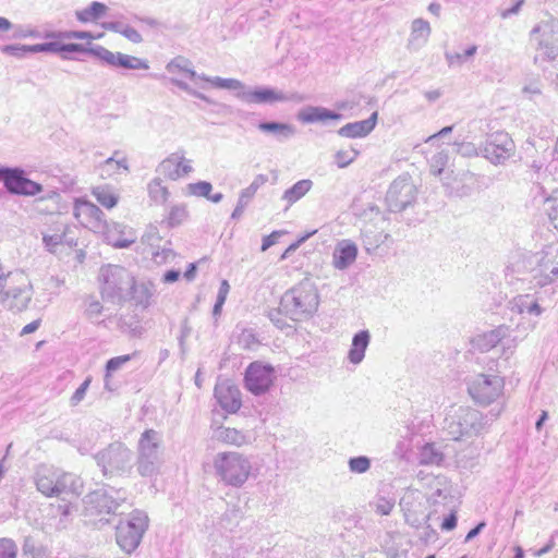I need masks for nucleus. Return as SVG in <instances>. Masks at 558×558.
Here are the masks:
<instances>
[{"label":"nucleus","mask_w":558,"mask_h":558,"mask_svg":"<svg viewBox=\"0 0 558 558\" xmlns=\"http://www.w3.org/2000/svg\"><path fill=\"white\" fill-rule=\"evenodd\" d=\"M284 316L293 322H303L314 316L319 306L316 284L308 278L287 290L280 300Z\"/></svg>","instance_id":"1"},{"label":"nucleus","mask_w":558,"mask_h":558,"mask_svg":"<svg viewBox=\"0 0 558 558\" xmlns=\"http://www.w3.org/2000/svg\"><path fill=\"white\" fill-rule=\"evenodd\" d=\"M213 466L218 482L234 488H240L247 482L253 469L248 457L238 451L217 453Z\"/></svg>","instance_id":"2"},{"label":"nucleus","mask_w":558,"mask_h":558,"mask_svg":"<svg viewBox=\"0 0 558 558\" xmlns=\"http://www.w3.org/2000/svg\"><path fill=\"white\" fill-rule=\"evenodd\" d=\"M37 490L46 497H60L62 495H80L82 482L73 473L64 472L48 465H39L35 474Z\"/></svg>","instance_id":"3"},{"label":"nucleus","mask_w":558,"mask_h":558,"mask_svg":"<svg viewBox=\"0 0 558 558\" xmlns=\"http://www.w3.org/2000/svg\"><path fill=\"white\" fill-rule=\"evenodd\" d=\"M161 436L155 429L142 433L137 444L136 469L141 476L153 477L159 474L162 466Z\"/></svg>","instance_id":"4"},{"label":"nucleus","mask_w":558,"mask_h":558,"mask_svg":"<svg viewBox=\"0 0 558 558\" xmlns=\"http://www.w3.org/2000/svg\"><path fill=\"white\" fill-rule=\"evenodd\" d=\"M149 519L146 512L133 510L128 518L121 519L116 527V542L128 555H131L140 546L145 532L148 529Z\"/></svg>","instance_id":"5"},{"label":"nucleus","mask_w":558,"mask_h":558,"mask_svg":"<svg viewBox=\"0 0 558 558\" xmlns=\"http://www.w3.org/2000/svg\"><path fill=\"white\" fill-rule=\"evenodd\" d=\"M85 510L89 515L117 514L128 504L126 492L113 487L96 489L85 496Z\"/></svg>","instance_id":"6"},{"label":"nucleus","mask_w":558,"mask_h":558,"mask_svg":"<svg viewBox=\"0 0 558 558\" xmlns=\"http://www.w3.org/2000/svg\"><path fill=\"white\" fill-rule=\"evenodd\" d=\"M531 41L536 48L535 61H550L558 58V21H541L531 31Z\"/></svg>","instance_id":"7"},{"label":"nucleus","mask_w":558,"mask_h":558,"mask_svg":"<svg viewBox=\"0 0 558 558\" xmlns=\"http://www.w3.org/2000/svg\"><path fill=\"white\" fill-rule=\"evenodd\" d=\"M101 295L112 302L120 301L134 286L131 274L122 266L107 265L100 269Z\"/></svg>","instance_id":"8"},{"label":"nucleus","mask_w":558,"mask_h":558,"mask_svg":"<svg viewBox=\"0 0 558 558\" xmlns=\"http://www.w3.org/2000/svg\"><path fill=\"white\" fill-rule=\"evenodd\" d=\"M95 459L105 475L122 474L131 470L133 452L124 444L113 442L98 452Z\"/></svg>","instance_id":"9"},{"label":"nucleus","mask_w":558,"mask_h":558,"mask_svg":"<svg viewBox=\"0 0 558 558\" xmlns=\"http://www.w3.org/2000/svg\"><path fill=\"white\" fill-rule=\"evenodd\" d=\"M486 416L478 410L472 408H460L448 425V432L453 439L471 437L481 434L487 426Z\"/></svg>","instance_id":"10"},{"label":"nucleus","mask_w":558,"mask_h":558,"mask_svg":"<svg viewBox=\"0 0 558 558\" xmlns=\"http://www.w3.org/2000/svg\"><path fill=\"white\" fill-rule=\"evenodd\" d=\"M504 387L505 381L500 376L477 374L469 383L468 391L476 403L488 405L502 395Z\"/></svg>","instance_id":"11"},{"label":"nucleus","mask_w":558,"mask_h":558,"mask_svg":"<svg viewBox=\"0 0 558 558\" xmlns=\"http://www.w3.org/2000/svg\"><path fill=\"white\" fill-rule=\"evenodd\" d=\"M0 181L10 194L35 196L44 187L26 177L25 171L19 167H0Z\"/></svg>","instance_id":"12"},{"label":"nucleus","mask_w":558,"mask_h":558,"mask_svg":"<svg viewBox=\"0 0 558 558\" xmlns=\"http://www.w3.org/2000/svg\"><path fill=\"white\" fill-rule=\"evenodd\" d=\"M416 199V186L408 174L399 175L390 184L386 202L392 213L403 211Z\"/></svg>","instance_id":"13"},{"label":"nucleus","mask_w":558,"mask_h":558,"mask_svg":"<svg viewBox=\"0 0 558 558\" xmlns=\"http://www.w3.org/2000/svg\"><path fill=\"white\" fill-rule=\"evenodd\" d=\"M515 153V144L511 136L504 131L493 132L487 135L483 147V156L493 165H501Z\"/></svg>","instance_id":"14"},{"label":"nucleus","mask_w":558,"mask_h":558,"mask_svg":"<svg viewBox=\"0 0 558 558\" xmlns=\"http://www.w3.org/2000/svg\"><path fill=\"white\" fill-rule=\"evenodd\" d=\"M89 54L96 57L105 64L112 68H122L126 70H148L149 64L147 60L134 56L125 54L122 52H112L109 49L96 45L89 47Z\"/></svg>","instance_id":"15"},{"label":"nucleus","mask_w":558,"mask_h":558,"mask_svg":"<svg viewBox=\"0 0 558 558\" xmlns=\"http://www.w3.org/2000/svg\"><path fill=\"white\" fill-rule=\"evenodd\" d=\"M274 379V367L260 362L251 363L244 375L245 388L255 396H260L267 392L272 386Z\"/></svg>","instance_id":"16"},{"label":"nucleus","mask_w":558,"mask_h":558,"mask_svg":"<svg viewBox=\"0 0 558 558\" xmlns=\"http://www.w3.org/2000/svg\"><path fill=\"white\" fill-rule=\"evenodd\" d=\"M534 271V279L541 287L550 284L558 278V242L543 248Z\"/></svg>","instance_id":"17"},{"label":"nucleus","mask_w":558,"mask_h":558,"mask_svg":"<svg viewBox=\"0 0 558 558\" xmlns=\"http://www.w3.org/2000/svg\"><path fill=\"white\" fill-rule=\"evenodd\" d=\"M235 96L243 102L256 105H272L301 99L296 93L286 94L271 87L246 88V90L236 93Z\"/></svg>","instance_id":"18"},{"label":"nucleus","mask_w":558,"mask_h":558,"mask_svg":"<svg viewBox=\"0 0 558 558\" xmlns=\"http://www.w3.org/2000/svg\"><path fill=\"white\" fill-rule=\"evenodd\" d=\"M12 278H16V281L21 284L3 292L1 303L11 311L21 312L28 306L32 300V289L23 274L12 275Z\"/></svg>","instance_id":"19"},{"label":"nucleus","mask_w":558,"mask_h":558,"mask_svg":"<svg viewBox=\"0 0 558 558\" xmlns=\"http://www.w3.org/2000/svg\"><path fill=\"white\" fill-rule=\"evenodd\" d=\"M193 171L190 160L182 153H173L163 159L157 167V172L165 178L175 181Z\"/></svg>","instance_id":"20"},{"label":"nucleus","mask_w":558,"mask_h":558,"mask_svg":"<svg viewBox=\"0 0 558 558\" xmlns=\"http://www.w3.org/2000/svg\"><path fill=\"white\" fill-rule=\"evenodd\" d=\"M215 398L219 405L229 413H235L242 405L240 390L229 381L216 385Z\"/></svg>","instance_id":"21"},{"label":"nucleus","mask_w":558,"mask_h":558,"mask_svg":"<svg viewBox=\"0 0 558 558\" xmlns=\"http://www.w3.org/2000/svg\"><path fill=\"white\" fill-rule=\"evenodd\" d=\"M357 252V246L353 241L340 240L332 253V266L338 270L348 269L356 260Z\"/></svg>","instance_id":"22"},{"label":"nucleus","mask_w":558,"mask_h":558,"mask_svg":"<svg viewBox=\"0 0 558 558\" xmlns=\"http://www.w3.org/2000/svg\"><path fill=\"white\" fill-rule=\"evenodd\" d=\"M105 238L108 244L121 248L129 247L136 240L131 228L117 222L107 226Z\"/></svg>","instance_id":"23"},{"label":"nucleus","mask_w":558,"mask_h":558,"mask_svg":"<svg viewBox=\"0 0 558 558\" xmlns=\"http://www.w3.org/2000/svg\"><path fill=\"white\" fill-rule=\"evenodd\" d=\"M432 28L429 23L423 19H415L411 24V33L407 47L411 51H417L424 47L430 36Z\"/></svg>","instance_id":"24"},{"label":"nucleus","mask_w":558,"mask_h":558,"mask_svg":"<svg viewBox=\"0 0 558 558\" xmlns=\"http://www.w3.org/2000/svg\"><path fill=\"white\" fill-rule=\"evenodd\" d=\"M377 122V112L362 121L348 123L338 130V134L342 137L355 138L368 135L375 128Z\"/></svg>","instance_id":"25"},{"label":"nucleus","mask_w":558,"mask_h":558,"mask_svg":"<svg viewBox=\"0 0 558 558\" xmlns=\"http://www.w3.org/2000/svg\"><path fill=\"white\" fill-rule=\"evenodd\" d=\"M508 331L509 327L501 325L493 330L477 335L473 339V345L482 352H487L506 338Z\"/></svg>","instance_id":"26"},{"label":"nucleus","mask_w":558,"mask_h":558,"mask_svg":"<svg viewBox=\"0 0 558 558\" xmlns=\"http://www.w3.org/2000/svg\"><path fill=\"white\" fill-rule=\"evenodd\" d=\"M298 119L303 123L326 122L327 120H340L342 114L325 107L308 106L298 113Z\"/></svg>","instance_id":"27"},{"label":"nucleus","mask_w":558,"mask_h":558,"mask_svg":"<svg viewBox=\"0 0 558 558\" xmlns=\"http://www.w3.org/2000/svg\"><path fill=\"white\" fill-rule=\"evenodd\" d=\"M371 342V333L368 330H360L352 338L351 348L348 353V360L352 364H360L365 356V351Z\"/></svg>","instance_id":"28"},{"label":"nucleus","mask_w":558,"mask_h":558,"mask_svg":"<svg viewBox=\"0 0 558 558\" xmlns=\"http://www.w3.org/2000/svg\"><path fill=\"white\" fill-rule=\"evenodd\" d=\"M214 437L223 444L236 447H241L250 442V436L246 433L226 426L218 427L214 433Z\"/></svg>","instance_id":"29"},{"label":"nucleus","mask_w":558,"mask_h":558,"mask_svg":"<svg viewBox=\"0 0 558 558\" xmlns=\"http://www.w3.org/2000/svg\"><path fill=\"white\" fill-rule=\"evenodd\" d=\"M510 310L518 314L527 313L539 316L543 312L538 302L529 294H520L510 301Z\"/></svg>","instance_id":"30"},{"label":"nucleus","mask_w":558,"mask_h":558,"mask_svg":"<svg viewBox=\"0 0 558 558\" xmlns=\"http://www.w3.org/2000/svg\"><path fill=\"white\" fill-rule=\"evenodd\" d=\"M469 177H472V174L464 173L461 179L454 178L452 181H449L448 178L442 179L447 195L458 198L470 196L472 187L465 183Z\"/></svg>","instance_id":"31"},{"label":"nucleus","mask_w":558,"mask_h":558,"mask_svg":"<svg viewBox=\"0 0 558 558\" xmlns=\"http://www.w3.org/2000/svg\"><path fill=\"white\" fill-rule=\"evenodd\" d=\"M257 128L264 133L274 134L279 141L288 140L296 133V130L292 124L275 121L260 122Z\"/></svg>","instance_id":"32"},{"label":"nucleus","mask_w":558,"mask_h":558,"mask_svg":"<svg viewBox=\"0 0 558 558\" xmlns=\"http://www.w3.org/2000/svg\"><path fill=\"white\" fill-rule=\"evenodd\" d=\"M101 26L106 31L122 35L133 44H141L143 41L142 35L134 27L120 21L104 22Z\"/></svg>","instance_id":"33"},{"label":"nucleus","mask_w":558,"mask_h":558,"mask_svg":"<svg viewBox=\"0 0 558 558\" xmlns=\"http://www.w3.org/2000/svg\"><path fill=\"white\" fill-rule=\"evenodd\" d=\"M74 216L77 219L84 217L88 221L94 220L96 222H101L104 213L100 210L98 206H96L89 201L76 199L74 206Z\"/></svg>","instance_id":"34"},{"label":"nucleus","mask_w":558,"mask_h":558,"mask_svg":"<svg viewBox=\"0 0 558 558\" xmlns=\"http://www.w3.org/2000/svg\"><path fill=\"white\" fill-rule=\"evenodd\" d=\"M166 70L170 74H182L191 80H195L197 76V73L192 68V62L182 56H178L170 60L166 65Z\"/></svg>","instance_id":"35"},{"label":"nucleus","mask_w":558,"mask_h":558,"mask_svg":"<svg viewBox=\"0 0 558 558\" xmlns=\"http://www.w3.org/2000/svg\"><path fill=\"white\" fill-rule=\"evenodd\" d=\"M108 11V7L105 3L94 1L89 7L76 11L75 16L82 23L95 22L101 19Z\"/></svg>","instance_id":"36"},{"label":"nucleus","mask_w":558,"mask_h":558,"mask_svg":"<svg viewBox=\"0 0 558 558\" xmlns=\"http://www.w3.org/2000/svg\"><path fill=\"white\" fill-rule=\"evenodd\" d=\"M313 186V182L308 179H303L294 183L290 189L286 190L282 199H284L289 206L301 199Z\"/></svg>","instance_id":"37"},{"label":"nucleus","mask_w":558,"mask_h":558,"mask_svg":"<svg viewBox=\"0 0 558 558\" xmlns=\"http://www.w3.org/2000/svg\"><path fill=\"white\" fill-rule=\"evenodd\" d=\"M92 193L96 201L108 209L113 208L118 204V195L114 193L113 189L108 185L96 186L93 189Z\"/></svg>","instance_id":"38"},{"label":"nucleus","mask_w":558,"mask_h":558,"mask_svg":"<svg viewBox=\"0 0 558 558\" xmlns=\"http://www.w3.org/2000/svg\"><path fill=\"white\" fill-rule=\"evenodd\" d=\"M420 463L426 465H439L444 459L442 453L433 444H426L420 451Z\"/></svg>","instance_id":"39"},{"label":"nucleus","mask_w":558,"mask_h":558,"mask_svg":"<svg viewBox=\"0 0 558 558\" xmlns=\"http://www.w3.org/2000/svg\"><path fill=\"white\" fill-rule=\"evenodd\" d=\"M148 194L150 199L156 204H163L167 202L169 197V191L166 186L161 184V180L159 178L153 179L148 183Z\"/></svg>","instance_id":"40"},{"label":"nucleus","mask_w":558,"mask_h":558,"mask_svg":"<svg viewBox=\"0 0 558 558\" xmlns=\"http://www.w3.org/2000/svg\"><path fill=\"white\" fill-rule=\"evenodd\" d=\"M47 38H60V39H98L102 37V34L97 36L93 35L90 32L86 31H69L62 33H49L46 35Z\"/></svg>","instance_id":"41"},{"label":"nucleus","mask_w":558,"mask_h":558,"mask_svg":"<svg viewBox=\"0 0 558 558\" xmlns=\"http://www.w3.org/2000/svg\"><path fill=\"white\" fill-rule=\"evenodd\" d=\"M136 354L137 353L134 352L133 354L120 355V356H116V357L108 360V362L106 364V376H105V381H106L107 387H108V379L111 376V374L113 372L120 369L124 364H126L129 361H131L133 359V356H135Z\"/></svg>","instance_id":"42"},{"label":"nucleus","mask_w":558,"mask_h":558,"mask_svg":"<svg viewBox=\"0 0 558 558\" xmlns=\"http://www.w3.org/2000/svg\"><path fill=\"white\" fill-rule=\"evenodd\" d=\"M210 84H213L215 87L231 89L235 90L236 93L246 90L245 85L236 78H222L215 76L213 80H210Z\"/></svg>","instance_id":"43"},{"label":"nucleus","mask_w":558,"mask_h":558,"mask_svg":"<svg viewBox=\"0 0 558 558\" xmlns=\"http://www.w3.org/2000/svg\"><path fill=\"white\" fill-rule=\"evenodd\" d=\"M448 162H449L448 153L444 151V150L438 151L430 159V173L436 177L440 175L444 172Z\"/></svg>","instance_id":"44"},{"label":"nucleus","mask_w":558,"mask_h":558,"mask_svg":"<svg viewBox=\"0 0 558 558\" xmlns=\"http://www.w3.org/2000/svg\"><path fill=\"white\" fill-rule=\"evenodd\" d=\"M359 156V150L353 147L348 149H340L335 154V162L339 168H345L352 163Z\"/></svg>","instance_id":"45"},{"label":"nucleus","mask_w":558,"mask_h":558,"mask_svg":"<svg viewBox=\"0 0 558 558\" xmlns=\"http://www.w3.org/2000/svg\"><path fill=\"white\" fill-rule=\"evenodd\" d=\"M369 507L379 515H388L395 507V501L385 497H377L369 502Z\"/></svg>","instance_id":"46"},{"label":"nucleus","mask_w":558,"mask_h":558,"mask_svg":"<svg viewBox=\"0 0 558 558\" xmlns=\"http://www.w3.org/2000/svg\"><path fill=\"white\" fill-rule=\"evenodd\" d=\"M65 240V229L53 234H44L43 242L50 253H56L59 245Z\"/></svg>","instance_id":"47"},{"label":"nucleus","mask_w":558,"mask_h":558,"mask_svg":"<svg viewBox=\"0 0 558 558\" xmlns=\"http://www.w3.org/2000/svg\"><path fill=\"white\" fill-rule=\"evenodd\" d=\"M170 82L175 85L178 88L186 92L187 94L201 99V100H204L206 101L207 104H210V105H214L215 101L211 100L209 97H207L206 95H204L203 93H199L195 89H193L187 83H185L184 81L173 76L170 78Z\"/></svg>","instance_id":"48"},{"label":"nucleus","mask_w":558,"mask_h":558,"mask_svg":"<svg viewBox=\"0 0 558 558\" xmlns=\"http://www.w3.org/2000/svg\"><path fill=\"white\" fill-rule=\"evenodd\" d=\"M187 193L194 196L209 197V193L213 190L211 183L207 181H199L196 183H190L186 186Z\"/></svg>","instance_id":"49"},{"label":"nucleus","mask_w":558,"mask_h":558,"mask_svg":"<svg viewBox=\"0 0 558 558\" xmlns=\"http://www.w3.org/2000/svg\"><path fill=\"white\" fill-rule=\"evenodd\" d=\"M17 545L11 538H0V558H16Z\"/></svg>","instance_id":"50"},{"label":"nucleus","mask_w":558,"mask_h":558,"mask_svg":"<svg viewBox=\"0 0 558 558\" xmlns=\"http://www.w3.org/2000/svg\"><path fill=\"white\" fill-rule=\"evenodd\" d=\"M371 468V460L365 456L351 458L349 460V469L353 473L362 474Z\"/></svg>","instance_id":"51"},{"label":"nucleus","mask_w":558,"mask_h":558,"mask_svg":"<svg viewBox=\"0 0 558 558\" xmlns=\"http://www.w3.org/2000/svg\"><path fill=\"white\" fill-rule=\"evenodd\" d=\"M548 217L555 228H558V187L554 190L551 196L547 198Z\"/></svg>","instance_id":"52"},{"label":"nucleus","mask_w":558,"mask_h":558,"mask_svg":"<svg viewBox=\"0 0 558 558\" xmlns=\"http://www.w3.org/2000/svg\"><path fill=\"white\" fill-rule=\"evenodd\" d=\"M187 218V210L184 205L173 206L169 213V223L171 226L180 225Z\"/></svg>","instance_id":"53"},{"label":"nucleus","mask_w":558,"mask_h":558,"mask_svg":"<svg viewBox=\"0 0 558 558\" xmlns=\"http://www.w3.org/2000/svg\"><path fill=\"white\" fill-rule=\"evenodd\" d=\"M29 47V45H7L2 48V51L12 57L23 58L27 53H32Z\"/></svg>","instance_id":"54"},{"label":"nucleus","mask_w":558,"mask_h":558,"mask_svg":"<svg viewBox=\"0 0 558 558\" xmlns=\"http://www.w3.org/2000/svg\"><path fill=\"white\" fill-rule=\"evenodd\" d=\"M457 154L463 157H475L478 156V150L473 143L460 142L454 143Z\"/></svg>","instance_id":"55"},{"label":"nucleus","mask_w":558,"mask_h":558,"mask_svg":"<svg viewBox=\"0 0 558 558\" xmlns=\"http://www.w3.org/2000/svg\"><path fill=\"white\" fill-rule=\"evenodd\" d=\"M89 384H90V379L86 378L80 385V387L74 391V393L72 395V397L70 399V403L72 407H76L85 398V395L89 387Z\"/></svg>","instance_id":"56"},{"label":"nucleus","mask_w":558,"mask_h":558,"mask_svg":"<svg viewBox=\"0 0 558 558\" xmlns=\"http://www.w3.org/2000/svg\"><path fill=\"white\" fill-rule=\"evenodd\" d=\"M29 50L32 53L37 52H59V43L58 41H50V43H43V44H36V45H29Z\"/></svg>","instance_id":"57"},{"label":"nucleus","mask_w":558,"mask_h":558,"mask_svg":"<svg viewBox=\"0 0 558 558\" xmlns=\"http://www.w3.org/2000/svg\"><path fill=\"white\" fill-rule=\"evenodd\" d=\"M281 315H284L281 311V305L277 310H272L269 312L268 317L269 319L279 328L283 329L288 324L286 320L281 317Z\"/></svg>","instance_id":"58"},{"label":"nucleus","mask_w":558,"mask_h":558,"mask_svg":"<svg viewBox=\"0 0 558 558\" xmlns=\"http://www.w3.org/2000/svg\"><path fill=\"white\" fill-rule=\"evenodd\" d=\"M89 48L84 47L81 44H61L59 43V52H88Z\"/></svg>","instance_id":"59"},{"label":"nucleus","mask_w":558,"mask_h":558,"mask_svg":"<svg viewBox=\"0 0 558 558\" xmlns=\"http://www.w3.org/2000/svg\"><path fill=\"white\" fill-rule=\"evenodd\" d=\"M169 257H174V253L170 248H162L161 251L153 253V259L157 264L166 263Z\"/></svg>","instance_id":"60"},{"label":"nucleus","mask_w":558,"mask_h":558,"mask_svg":"<svg viewBox=\"0 0 558 558\" xmlns=\"http://www.w3.org/2000/svg\"><path fill=\"white\" fill-rule=\"evenodd\" d=\"M445 57H446V60L448 62V64L450 66L452 65H457V64H462L465 62V59H464V56L463 53H459V52H446L445 53Z\"/></svg>","instance_id":"61"},{"label":"nucleus","mask_w":558,"mask_h":558,"mask_svg":"<svg viewBox=\"0 0 558 558\" xmlns=\"http://www.w3.org/2000/svg\"><path fill=\"white\" fill-rule=\"evenodd\" d=\"M118 155V151L114 153V155L110 158H108L106 161H105V167H112V166H116L117 169L119 168H123L125 171L129 170V167H128V162H126V159L125 158H122L120 160H117L116 159V156Z\"/></svg>","instance_id":"62"},{"label":"nucleus","mask_w":558,"mask_h":558,"mask_svg":"<svg viewBox=\"0 0 558 558\" xmlns=\"http://www.w3.org/2000/svg\"><path fill=\"white\" fill-rule=\"evenodd\" d=\"M268 181L267 175L265 174H257L252 183L247 186L248 190H251L253 193L256 194L257 190L263 186Z\"/></svg>","instance_id":"63"},{"label":"nucleus","mask_w":558,"mask_h":558,"mask_svg":"<svg viewBox=\"0 0 558 558\" xmlns=\"http://www.w3.org/2000/svg\"><path fill=\"white\" fill-rule=\"evenodd\" d=\"M457 515L454 513H450L444 519L441 529L445 531H451L457 526Z\"/></svg>","instance_id":"64"}]
</instances>
